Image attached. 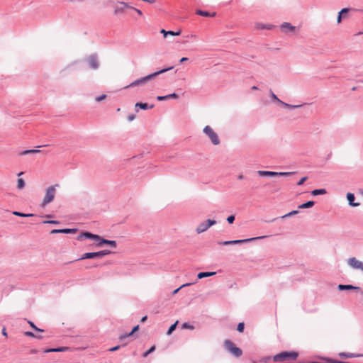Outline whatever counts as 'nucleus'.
<instances>
[{
  "label": "nucleus",
  "instance_id": "1",
  "mask_svg": "<svg viewBox=\"0 0 363 363\" xmlns=\"http://www.w3.org/2000/svg\"><path fill=\"white\" fill-rule=\"evenodd\" d=\"M172 69V67H169V68L163 69L160 71L154 72L152 74H149L146 77H144L140 79L135 80V82H132L130 85L126 86L125 88H128V87L138 86V85L145 84L147 82H148L149 80L154 79L155 77L158 76L159 74L164 73V72H165L168 70H170Z\"/></svg>",
  "mask_w": 363,
  "mask_h": 363
},
{
  "label": "nucleus",
  "instance_id": "2",
  "mask_svg": "<svg viewBox=\"0 0 363 363\" xmlns=\"http://www.w3.org/2000/svg\"><path fill=\"white\" fill-rule=\"evenodd\" d=\"M55 194H56L55 186H49L46 189L45 195L42 201L41 206L43 207H45L46 205L51 203L55 197Z\"/></svg>",
  "mask_w": 363,
  "mask_h": 363
},
{
  "label": "nucleus",
  "instance_id": "3",
  "mask_svg": "<svg viewBox=\"0 0 363 363\" xmlns=\"http://www.w3.org/2000/svg\"><path fill=\"white\" fill-rule=\"evenodd\" d=\"M203 133L210 138L211 143L213 145H218V144H220V140L218 134L213 130V129L211 126H205L203 128Z\"/></svg>",
  "mask_w": 363,
  "mask_h": 363
},
{
  "label": "nucleus",
  "instance_id": "4",
  "mask_svg": "<svg viewBox=\"0 0 363 363\" xmlns=\"http://www.w3.org/2000/svg\"><path fill=\"white\" fill-rule=\"evenodd\" d=\"M298 354L295 352H282L273 357L274 362L284 361L287 359H296Z\"/></svg>",
  "mask_w": 363,
  "mask_h": 363
},
{
  "label": "nucleus",
  "instance_id": "5",
  "mask_svg": "<svg viewBox=\"0 0 363 363\" xmlns=\"http://www.w3.org/2000/svg\"><path fill=\"white\" fill-rule=\"evenodd\" d=\"M225 348L231 352L234 356L239 357L242 355V350L236 347L233 342H232L230 340H225Z\"/></svg>",
  "mask_w": 363,
  "mask_h": 363
},
{
  "label": "nucleus",
  "instance_id": "6",
  "mask_svg": "<svg viewBox=\"0 0 363 363\" xmlns=\"http://www.w3.org/2000/svg\"><path fill=\"white\" fill-rule=\"evenodd\" d=\"M216 223L214 220L208 219L206 221L201 223L196 228V232L198 234L202 233L206 231L211 226L215 225Z\"/></svg>",
  "mask_w": 363,
  "mask_h": 363
},
{
  "label": "nucleus",
  "instance_id": "7",
  "mask_svg": "<svg viewBox=\"0 0 363 363\" xmlns=\"http://www.w3.org/2000/svg\"><path fill=\"white\" fill-rule=\"evenodd\" d=\"M264 238H265V236H261V237L252 238H248V239H244V240H230V241L218 242V243L220 245H230L245 243V242H250L252 240H255L257 239H262Z\"/></svg>",
  "mask_w": 363,
  "mask_h": 363
},
{
  "label": "nucleus",
  "instance_id": "8",
  "mask_svg": "<svg viewBox=\"0 0 363 363\" xmlns=\"http://www.w3.org/2000/svg\"><path fill=\"white\" fill-rule=\"evenodd\" d=\"M257 174L261 177H275V176H288L291 174V172H276L271 171L259 170Z\"/></svg>",
  "mask_w": 363,
  "mask_h": 363
},
{
  "label": "nucleus",
  "instance_id": "9",
  "mask_svg": "<svg viewBox=\"0 0 363 363\" xmlns=\"http://www.w3.org/2000/svg\"><path fill=\"white\" fill-rule=\"evenodd\" d=\"M86 61L89 65V67L93 69H97L99 67V62L98 57L96 55H90L86 59Z\"/></svg>",
  "mask_w": 363,
  "mask_h": 363
},
{
  "label": "nucleus",
  "instance_id": "10",
  "mask_svg": "<svg viewBox=\"0 0 363 363\" xmlns=\"http://www.w3.org/2000/svg\"><path fill=\"white\" fill-rule=\"evenodd\" d=\"M131 6L128 5L125 2H118L117 5L115 6L114 9V14L118 15L119 13H123L125 9H130Z\"/></svg>",
  "mask_w": 363,
  "mask_h": 363
},
{
  "label": "nucleus",
  "instance_id": "11",
  "mask_svg": "<svg viewBox=\"0 0 363 363\" xmlns=\"http://www.w3.org/2000/svg\"><path fill=\"white\" fill-rule=\"evenodd\" d=\"M348 264L356 269H361L363 272V263L355 257H351L347 261Z\"/></svg>",
  "mask_w": 363,
  "mask_h": 363
},
{
  "label": "nucleus",
  "instance_id": "12",
  "mask_svg": "<svg viewBox=\"0 0 363 363\" xmlns=\"http://www.w3.org/2000/svg\"><path fill=\"white\" fill-rule=\"evenodd\" d=\"M94 258H101L99 252H86L84 253L79 260L85 259H94Z\"/></svg>",
  "mask_w": 363,
  "mask_h": 363
},
{
  "label": "nucleus",
  "instance_id": "13",
  "mask_svg": "<svg viewBox=\"0 0 363 363\" xmlns=\"http://www.w3.org/2000/svg\"><path fill=\"white\" fill-rule=\"evenodd\" d=\"M281 29L282 31L287 33V32H294L295 30V27L293 26L289 23H284L281 26Z\"/></svg>",
  "mask_w": 363,
  "mask_h": 363
},
{
  "label": "nucleus",
  "instance_id": "14",
  "mask_svg": "<svg viewBox=\"0 0 363 363\" xmlns=\"http://www.w3.org/2000/svg\"><path fill=\"white\" fill-rule=\"evenodd\" d=\"M77 231L76 229H54L51 231V234L56 233H74Z\"/></svg>",
  "mask_w": 363,
  "mask_h": 363
},
{
  "label": "nucleus",
  "instance_id": "15",
  "mask_svg": "<svg viewBox=\"0 0 363 363\" xmlns=\"http://www.w3.org/2000/svg\"><path fill=\"white\" fill-rule=\"evenodd\" d=\"M271 96L273 99V100H274V101H277L278 103L282 104L285 107L296 108V107H299L300 106H291V105H289L288 104H286V103L281 101V100H279L277 98V96L272 91H271Z\"/></svg>",
  "mask_w": 363,
  "mask_h": 363
},
{
  "label": "nucleus",
  "instance_id": "16",
  "mask_svg": "<svg viewBox=\"0 0 363 363\" xmlns=\"http://www.w3.org/2000/svg\"><path fill=\"white\" fill-rule=\"evenodd\" d=\"M99 243L98 244L99 246H100L101 244H107L111 245L112 247L115 248L116 247V242L115 240H108L104 238H101L99 240Z\"/></svg>",
  "mask_w": 363,
  "mask_h": 363
},
{
  "label": "nucleus",
  "instance_id": "17",
  "mask_svg": "<svg viewBox=\"0 0 363 363\" xmlns=\"http://www.w3.org/2000/svg\"><path fill=\"white\" fill-rule=\"evenodd\" d=\"M91 238V239H93V240H100V236L97 235H94V234H91L90 233H82L80 236H79V238Z\"/></svg>",
  "mask_w": 363,
  "mask_h": 363
},
{
  "label": "nucleus",
  "instance_id": "18",
  "mask_svg": "<svg viewBox=\"0 0 363 363\" xmlns=\"http://www.w3.org/2000/svg\"><path fill=\"white\" fill-rule=\"evenodd\" d=\"M347 199L349 201V204L352 206H358L359 205V203H354V196L353 194L352 193H348L347 194Z\"/></svg>",
  "mask_w": 363,
  "mask_h": 363
},
{
  "label": "nucleus",
  "instance_id": "19",
  "mask_svg": "<svg viewBox=\"0 0 363 363\" xmlns=\"http://www.w3.org/2000/svg\"><path fill=\"white\" fill-rule=\"evenodd\" d=\"M135 106V111H138V108H140L141 109H144V110L147 109L149 108L147 104H146V103H140V102L136 103ZM153 106H154L153 105H151L150 106V108H153Z\"/></svg>",
  "mask_w": 363,
  "mask_h": 363
},
{
  "label": "nucleus",
  "instance_id": "20",
  "mask_svg": "<svg viewBox=\"0 0 363 363\" xmlns=\"http://www.w3.org/2000/svg\"><path fill=\"white\" fill-rule=\"evenodd\" d=\"M68 350V347H62L58 348H52V349H48L45 350V352H65Z\"/></svg>",
  "mask_w": 363,
  "mask_h": 363
},
{
  "label": "nucleus",
  "instance_id": "21",
  "mask_svg": "<svg viewBox=\"0 0 363 363\" xmlns=\"http://www.w3.org/2000/svg\"><path fill=\"white\" fill-rule=\"evenodd\" d=\"M196 13L202 16L208 17V16H215L216 13L213 12V13L210 14L208 12L201 10H197L196 11Z\"/></svg>",
  "mask_w": 363,
  "mask_h": 363
},
{
  "label": "nucleus",
  "instance_id": "22",
  "mask_svg": "<svg viewBox=\"0 0 363 363\" xmlns=\"http://www.w3.org/2000/svg\"><path fill=\"white\" fill-rule=\"evenodd\" d=\"M216 274V272H200L198 274L197 277L199 279H203V278H205V277H211V276H213V275H215Z\"/></svg>",
  "mask_w": 363,
  "mask_h": 363
},
{
  "label": "nucleus",
  "instance_id": "23",
  "mask_svg": "<svg viewBox=\"0 0 363 363\" xmlns=\"http://www.w3.org/2000/svg\"><path fill=\"white\" fill-rule=\"evenodd\" d=\"M325 194H326V190L325 189H315L311 191V194L313 196L323 195Z\"/></svg>",
  "mask_w": 363,
  "mask_h": 363
},
{
  "label": "nucleus",
  "instance_id": "24",
  "mask_svg": "<svg viewBox=\"0 0 363 363\" xmlns=\"http://www.w3.org/2000/svg\"><path fill=\"white\" fill-rule=\"evenodd\" d=\"M338 289L339 290H345V289H358L359 288L358 287H356V286H353L352 285H343V284H340L338 285Z\"/></svg>",
  "mask_w": 363,
  "mask_h": 363
},
{
  "label": "nucleus",
  "instance_id": "25",
  "mask_svg": "<svg viewBox=\"0 0 363 363\" xmlns=\"http://www.w3.org/2000/svg\"><path fill=\"white\" fill-rule=\"evenodd\" d=\"M314 206V202L313 201H309L305 203H303L298 206L299 208H311Z\"/></svg>",
  "mask_w": 363,
  "mask_h": 363
},
{
  "label": "nucleus",
  "instance_id": "26",
  "mask_svg": "<svg viewBox=\"0 0 363 363\" xmlns=\"http://www.w3.org/2000/svg\"><path fill=\"white\" fill-rule=\"evenodd\" d=\"M138 329H139V325H136V326H135V327L133 328L132 331H131L130 333H128V334H127V335H121V336H120V339H121V340H123V339H124V338H125V337H130V335H132L134 333H135L136 331H138Z\"/></svg>",
  "mask_w": 363,
  "mask_h": 363
},
{
  "label": "nucleus",
  "instance_id": "27",
  "mask_svg": "<svg viewBox=\"0 0 363 363\" xmlns=\"http://www.w3.org/2000/svg\"><path fill=\"white\" fill-rule=\"evenodd\" d=\"M25 186V182L23 179L19 178L17 181V188L18 189H22Z\"/></svg>",
  "mask_w": 363,
  "mask_h": 363
},
{
  "label": "nucleus",
  "instance_id": "28",
  "mask_svg": "<svg viewBox=\"0 0 363 363\" xmlns=\"http://www.w3.org/2000/svg\"><path fill=\"white\" fill-rule=\"evenodd\" d=\"M349 11L348 9H343L341 10V11L339 13V15L337 16V23H340L341 22V19H342V17L343 16V13H347Z\"/></svg>",
  "mask_w": 363,
  "mask_h": 363
},
{
  "label": "nucleus",
  "instance_id": "29",
  "mask_svg": "<svg viewBox=\"0 0 363 363\" xmlns=\"http://www.w3.org/2000/svg\"><path fill=\"white\" fill-rule=\"evenodd\" d=\"M37 152H39V150H25V151L22 152L21 153V155H28V154L37 153Z\"/></svg>",
  "mask_w": 363,
  "mask_h": 363
},
{
  "label": "nucleus",
  "instance_id": "30",
  "mask_svg": "<svg viewBox=\"0 0 363 363\" xmlns=\"http://www.w3.org/2000/svg\"><path fill=\"white\" fill-rule=\"evenodd\" d=\"M13 213L16 216H21V217H30V216H34L33 214H25V213L17 212V211H14Z\"/></svg>",
  "mask_w": 363,
  "mask_h": 363
},
{
  "label": "nucleus",
  "instance_id": "31",
  "mask_svg": "<svg viewBox=\"0 0 363 363\" xmlns=\"http://www.w3.org/2000/svg\"><path fill=\"white\" fill-rule=\"evenodd\" d=\"M177 323H178V321H176V323H174L173 325H172L169 327V330H168V331H167V335H170V334H172V333L175 330V328H176V326H177Z\"/></svg>",
  "mask_w": 363,
  "mask_h": 363
},
{
  "label": "nucleus",
  "instance_id": "32",
  "mask_svg": "<svg viewBox=\"0 0 363 363\" xmlns=\"http://www.w3.org/2000/svg\"><path fill=\"white\" fill-rule=\"evenodd\" d=\"M298 213V211H292L291 212H289V213H286L284 216H281V218H286V217H290V216H292L294 215H296Z\"/></svg>",
  "mask_w": 363,
  "mask_h": 363
},
{
  "label": "nucleus",
  "instance_id": "33",
  "mask_svg": "<svg viewBox=\"0 0 363 363\" xmlns=\"http://www.w3.org/2000/svg\"><path fill=\"white\" fill-rule=\"evenodd\" d=\"M181 33H182V30H180V29L175 32L171 31V30L169 31V35H172V36H177V35H181Z\"/></svg>",
  "mask_w": 363,
  "mask_h": 363
},
{
  "label": "nucleus",
  "instance_id": "34",
  "mask_svg": "<svg viewBox=\"0 0 363 363\" xmlns=\"http://www.w3.org/2000/svg\"><path fill=\"white\" fill-rule=\"evenodd\" d=\"M182 328L194 330V327L193 325H189L187 323H184L182 324Z\"/></svg>",
  "mask_w": 363,
  "mask_h": 363
},
{
  "label": "nucleus",
  "instance_id": "35",
  "mask_svg": "<svg viewBox=\"0 0 363 363\" xmlns=\"http://www.w3.org/2000/svg\"><path fill=\"white\" fill-rule=\"evenodd\" d=\"M99 252L100 255V257H103L104 256L109 255L111 253V252L107 250H101V251H99Z\"/></svg>",
  "mask_w": 363,
  "mask_h": 363
},
{
  "label": "nucleus",
  "instance_id": "36",
  "mask_svg": "<svg viewBox=\"0 0 363 363\" xmlns=\"http://www.w3.org/2000/svg\"><path fill=\"white\" fill-rule=\"evenodd\" d=\"M244 328H245L244 323H240L238 325L237 330H238L240 333H242V332H243V330H244Z\"/></svg>",
  "mask_w": 363,
  "mask_h": 363
},
{
  "label": "nucleus",
  "instance_id": "37",
  "mask_svg": "<svg viewBox=\"0 0 363 363\" xmlns=\"http://www.w3.org/2000/svg\"><path fill=\"white\" fill-rule=\"evenodd\" d=\"M155 350V347L152 346L147 352L144 353V357H147L150 353L152 352Z\"/></svg>",
  "mask_w": 363,
  "mask_h": 363
},
{
  "label": "nucleus",
  "instance_id": "38",
  "mask_svg": "<svg viewBox=\"0 0 363 363\" xmlns=\"http://www.w3.org/2000/svg\"><path fill=\"white\" fill-rule=\"evenodd\" d=\"M106 98V94H103V95H101V96H100L96 97V101L97 102H100V101H101L102 100L105 99Z\"/></svg>",
  "mask_w": 363,
  "mask_h": 363
},
{
  "label": "nucleus",
  "instance_id": "39",
  "mask_svg": "<svg viewBox=\"0 0 363 363\" xmlns=\"http://www.w3.org/2000/svg\"><path fill=\"white\" fill-rule=\"evenodd\" d=\"M130 9L135 11L139 16H143V12L140 9H136L133 6H132V8H130Z\"/></svg>",
  "mask_w": 363,
  "mask_h": 363
},
{
  "label": "nucleus",
  "instance_id": "40",
  "mask_svg": "<svg viewBox=\"0 0 363 363\" xmlns=\"http://www.w3.org/2000/svg\"><path fill=\"white\" fill-rule=\"evenodd\" d=\"M189 285H191V284H185L182 285L179 288H178L174 291L173 294H176L179 291L180 289L187 286H189Z\"/></svg>",
  "mask_w": 363,
  "mask_h": 363
},
{
  "label": "nucleus",
  "instance_id": "41",
  "mask_svg": "<svg viewBox=\"0 0 363 363\" xmlns=\"http://www.w3.org/2000/svg\"><path fill=\"white\" fill-rule=\"evenodd\" d=\"M227 220L229 223H233L235 220V216H230L227 218Z\"/></svg>",
  "mask_w": 363,
  "mask_h": 363
},
{
  "label": "nucleus",
  "instance_id": "42",
  "mask_svg": "<svg viewBox=\"0 0 363 363\" xmlns=\"http://www.w3.org/2000/svg\"><path fill=\"white\" fill-rule=\"evenodd\" d=\"M29 324H30V325L33 329H35V330H37V331H40V332H43V330L38 328H37V327L33 324V323H32V322H29Z\"/></svg>",
  "mask_w": 363,
  "mask_h": 363
},
{
  "label": "nucleus",
  "instance_id": "43",
  "mask_svg": "<svg viewBox=\"0 0 363 363\" xmlns=\"http://www.w3.org/2000/svg\"><path fill=\"white\" fill-rule=\"evenodd\" d=\"M307 179V177H304L303 178H301L299 182H298V185H302Z\"/></svg>",
  "mask_w": 363,
  "mask_h": 363
},
{
  "label": "nucleus",
  "instance_id": "44",
  "mask_svg": "<svg viewBox=\"0 0 363 363\" xmlns=\"http://www.w3.org/2000/svg\"><path fill=\"white\" fill-rule=\"evenodd\" d=\"M168 99H169L168 95L164 96H157V100H159V101H163V100H166Z\"/></svg>",
  "mask_w": 363,
  "mask_h": 363
},
{
  "label": "nucleus",
  "instance_id": "45",
  "mask_svg": "<svg viewBox=\"0 0 363 363\" xmlns=\"http://www.w3.org/2000/svg\"><path fill=\"white\" fill-rule=\"evenodd\" d=\"M160 33L164 35V38H166L169 35V31H167L164 29H162Z\"/></svg>",
  "mask_w": 363,
  "mask_h": 363
},
{
  "label": "nucleus",
  "instance_id": "46",
  "mask_svg": "<svg viewBox=\"0 0 363 363\" xmlns=\"http://www.w3.org/2000/svg\"><path fill=\"white\" fill-rule=\"evenodd\" d=\"M43 223L57 224V223H58V221H56V220H45V221L43 222Z\"/></svg>",
  "mask_w": 363,
  "mask_h": 363
},
{
  "label": "nucleus",
  "instance_id": "47",
  "mask_svg": "<svg viewBox=\"0 0 363 363\" xmlns=\"http://www.w3.org/2000/svg\"><path fill=\"white\" fill-rule=\"evenodd\" d=\"M135 118V116L134 114H131V115L128 116V120L129 121H133Z\"/></svg>",
  "mask_w": 363,
  "mask_h": 363
},
{
  "label": "nucleus",
  "instance_id": "48",
  "mask_svg": "<svg viewBox=\"0 0 363 363\" xmlns=\"http://www.w3.org/2000/svg\"><path fill=\"white\" fill-rule=\"evenodd\" d=\"M25 335L28 336V337H35V335L32 332H29V331L26 332Z\"/></svg>",
  "mask_w": 363,
  "mask_h": 363
},
{
  "label": "nucleus",
  "instance_id": "49",
  "mask_svg": "<svg viewBox=\"0 0 363 363\" xmlns=\"http://www.w3.org/2000/svg\"><path fill=\"white\" fill-rule=\"evenodd\" d=\"M119 348H120V346L118 345V346H116L114 347L110 348L109 351L114 352V351L118 350Z\"/></svg>",
  "mask_w": 363,
  "mask_h": 363
},
{
  "label": "nucleus",
  "instance_id": "50",
  "mask_svg": "<svg viewBox=\"0 0 363 363\" xmlns=\"http://www.w3.org/2000/svg\"><path fill=\"white\" fill-rule=\"evenodd\" d=\"M168 96H169V99H170V98H174V99L178 98V96L176 94H174V93L169 94Z\"/></svg>",
  "mask_w": 363,
  "mask_h": 363
},
{
  "label": "nucleus",
  "instance_id": "51",
  "mask_svg": "<svg viewBox=\"0 0 363 363\" xmlns=\"http://www.w3.org/2000/svg\"><path fill=\"white\" fill-rule=\"evenodd\" d=\"M2 334L5 337H7V335H8L5 328H4L2 330Z\"/></svg>",
  "mask_w": 363,
  "mask_h": 363
},
{
  "label": "nucleus",
  "instance_id": "52",
  "mask_svg": "<svg viewBox=\"0 0 363 363\" xmlns=\"http://www.w3.org/2000/svg\"><path fill=\"white\" fill-rule=\"evenodd\" d=\"M143 1L150 3V4H154L155 3V0H143Z\"/></svg>",
  "mask_w": 363,
  "mask_h": 363
},
{
  "label": "nucleus",
  "instance_id": "53",
  "mask_svg": "<svg viewBox=\"0 0 363 363\" xmlns=\"http://www.w3.org/2000/svg\"><path fill=\"white\" fill-rule=\"evenodd\" d=\"M187 60H188V58H187V57H182V58H181V60H180V62H181V63H183V62H186V61H187Z\"/></svg>",
  "mask_w": 363,
  "mask_h": 363
},
{
  "label": "nucleus",
  "instance_id": "54",
  "mask_svg": "<svg viewBox=\"0 0 363 363\" xmlns=\"http://www.w3.org/2000/svg\"><path fill=\"white\" fill-rule=\"evenodd\" d=\"M147 319V317L145 315L141 318L140 322L144 323L145 321H146Z\"/></svg>",
  "mask_w": 363,
  "mask_h": 363
},
{
  "label": "nucleus",
  "instance_id": "55",
  "mask_svg": "<svg viewBox=\"0 0 363 363\" xmlns=\"http://www.w3.org/2000/svg\"><path fill=\"white\" fill-rule=\"evenodd\" d=\"M340 356L345 357H350V355L345 354L344 353L340 354Z\"/></svg>",
  "mask_w": 363,
  "mask_h": 363
},
{
  "label": "nucleus",
  "instance_id": "56",
  "mask_svg": "<svg viewBox=\"0 0 363 363\" xmlns=\"http://www.w3.org/2000/svg\"><path fill=\"white\" fill-rule=\"evenodd\" d=\"M190 36H191V38H196V35L195 34H191Z\"/></svg>",
  "mask_w": 363,
  "mask_h": 363
},
{
  "label": "nucleus",
  "instance_id": "57",
  "mask_svg": "<svg viewBox=\"0 0 363 363\" xmlns=\"http://www.w3.org/2000/svg\"><path fill=\"white\" fill-rule=\"evenodd\" d=\"M252 90H257V86H253L252 87Z\"/></svg>",
  "mask_w": 363,
  "mask_h": 363
},
{
  "label": "nucleus",
  "instance_id": "58",
  "mask_svg": "<svg viewBox=\"0 0 363 363\" xmlns=\"http://www.w3.org/2000/svg\"><path fill=\"white\" fill-rule=\"evenodd\" d=\"M238 179H243V176H242V175H240V176L238 177Z\"/></svg>",
  "mask_w": 363,
  "mask_h": 363
},
{
  "label": "nucleus",
  "instance_id": "59",
  "mask_svg": "<svg viewBox=\"0 0 363 363\" xmlns=\"http://www.w3.org/2000/svg\"><path fill=\"white\" fill-rule=\"evenodd\" d=\"M35 337H38V338H42L41 336H40V335H35Z\"/></svg>",
  "mask_w": 363,
  "mask_h": 363
},
{
  "label": "nucleus",
  "instance_id": "60",
  "mask_svg": "<svg viewBox=\"0 0 363 363\" xmlns=\"http://www.w3.org/2000/svg\"><path fill=\"white\" fill-rule=\"evenodd\" d=\"M23 174V172H20L18 175V177H20V176H21V175H22Z\"/></svg>",
  "mask_w": 363,
  "mask_h": 363
},
{
  "label": "nucleus",
  "instance_id": "61",
  "mask_svg": "<svg viewBox=\"0 0 363 363\" xmlns=\"http://www.w3.org/2000/svg\"><path fill=\"white\" fill-rule=\"evenodd\" d=\"M347 13H343V16L342 17H345V15Z\"/></svg>",
  "mask_w": 363,
  "mask_h": 363
}]
</instances>
